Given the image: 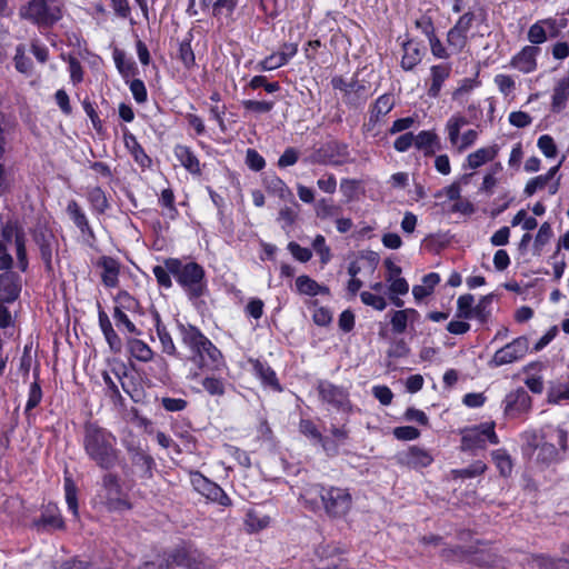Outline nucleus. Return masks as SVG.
I'll list each match as a JSON object with an SVG mask.
<instances>
[{
    "label": "nucleus",
    "mask_w": 569,
    "mask_h": 569,
    "mask_svg": "<svg viewBox=\"0 0 569 569\" xmlns=\"http://www.w3.org/2000/svg\"><path fill=\"white\" fill-rule=\"evenodd\" d=\"M491 302L490 296H485L480 299V301L472 308V317L479 319L480 321H486L489 316V311L487 310L489 303Z\"/></svg>",
    "instance_id": "nucleus-58"
},
{
    "label": "nucleus",
    "mask_w": 569,
    "mask_h": 569,
    "mask_svg": "<svg viewBox=\"0 0 569 569\" xmlns=\"http://www.w3.org/2000/svg\"><path fill=\"white\" fill-rule=\"evenodd\" d=\"M529 565L539 569H565L567 561L563 559H553L543 555H533L530 558Z\"/></svg>",
    "instance_id": "nucleus-28"
},
{
    "label": "nucleus",
    "mask_w": 569,
    "mask_h": 569,
    "mask_svg": "<svg viewBox=\"0 0 569 569\" xmlns=\"http://www.w3.org/2000/svg\"><path fill=\"white\" fill-rule=\"evenodd\" d=\"M487 440L492 445L499 443L493 422H486L477 427L465 429L461 438V450L485 449Z\"/></svg>",
    "instance_id": "nucleus-5"
},
{
    "label": "nucleus",
    "mask_w": 569,
    "mask_h": 569,
    "mask_svg": "<svg viewBox=\"0 0 569 569\" xmlns=\"http://www.w3.org/2000/svg\"><path fill=\"white\" fill-rule=\"evenodd\" d=\"M83 448L88 457L102 469H111L118 462L119 450L116 448V437L96 423L84 425Z\"/></svg>",
    "instance_id": "nucleus-2"
},
{
    "label": "nucleus",
    "mask_w": 569,
    "mask_h": 569,
    "mask_svg": "<svg viewBox=\"0 0 569 569\" xmlns=\"http://www.w3.org/2000/svg\"><path fill=\"white\" fill-rule=\"evenodd\" d=\"M538 458L546 462H551L558 459V450L552 443H543L538 453Z\"/></svg>",
    "instance_id": "nucleus-62"
},
{
    "label": "nucleus",
    "mask_w": 569,
    "mask_h": 569,
    "mask_svg": "<svg viewBox=\"0 0 569 569\" xmlns=\"http://www.w3.org/2000/svg\"><path fill=\"white\" fill-rule=\"evenodd\" d=\"M16 249L19 268L22 271H26L28 268V259L26 250V239L23 233L16 234Z\"/></svg>",
    "instance_id": "nucleus-44"
},
{
    "label": "nucleus",
    "mask_w": 569,
    "mask_h": 569,
    "mask_svg": "<svg viewBox=\"0 0 569 569\" xmlns=\"http://www.w3.org/2000/svg\"><path fill=\"white\" fill-rule=\"evenodd\" d=\"M312 247L320 254L322 263H327L330 260V249L326 246L323 236L318 234L312 242Z\"/></svg>",
    "instance_id": "nucleus-57"
},
{
    "label": "nucleus",
    "mask_w": 569,
    "mask_h": 569,
    "mask_svg": "<svg viewBox=\"0 0 569 569\" xmlns=\"http://www.w3.org/2000/svg\"><path fill=\"white\" fill-rule=\"evenodd\" d=\"M390 323L395 333H402L408 327V319L403 310L393 311Z\"/></svg>",
    "instance_id": "nucleus-49"
},
{
    "label": "nucleus",
    "mask_w": 569,
    "mask_h": 569,
    "mask_svg": "<svg viewBox=\"0 0 569 569\" xmlns=\"http://www.w3.org/2000/svg\"><path fill=\"white\" fill-rule=\"evenodd\" d=\"M66 501L74 517H78L77 487L71 478L64 479Z\"/></svg>",
    "instance_id": "nucleus-40"
},
{
    "label": "nucleus",
    "mask_w": 569,
    "mask_h": 569,
    "mask_svg": "<svg viewBox=\"0 0 569 569\" xmlns=\"http://www.w3.org/2000/svg\"><path fill=\"white\" fill-rule=\"evenodd\" d=\"M36 242L39 246L41 258L48 271L52 270V252H53V236L41 233L36 237Z\"/></svg>",
    "instance_id": "nucleus-21"
},
{
    "label": "nucleus",
    "mask_w": 569,
    "mask_h": 569,
    "mask_svg": "<svg viewBox=\"0 0 569 569\" xmlns=\"http://www.w3.org/2000/svg\"><path fill=\"white\" fill-rule=\"evenodd\" d=\"M130 90L137 102L142 103L147 100V89L140 79H134L131 82Z\"/></svg>",
    "instance_id": "nucleus-64"
},
{
    "label": "nucleus",
    "mask_w": 569,
    "mask_h": 569,
    "mask_svg": "<svg viewBox=\"0 0 569 569\" xmlns=\"http://www.w3.org/2000/svg\"><path fill=\"white\" fill-rule=\"evenodd\" d=\"M97 267H99L101 271V281L108 288H114L119 282V272L120 266L119 262L111 257H101Z\"/></svg>",
    "instance_id": "nucleus-14"
},
{
    "label": "nucleus",
    "mask_w": 569,
    "mask_h": 569,
    "mask_svg": "<svg viewBox=\"0 0 569 569\" xmlns=\"http://www.w3.org/2000/svg\"><path fill=\"white\" fill-rule=\"evenodd\" d=\"M161 405L167 411L176 412L182 411L187 407V401L181 398L164 397L161 399Z\"/></svg>",
    "instance_id": "nucleus-60"
},
{
    "label": "nucleus",
    "mask_w": 569,
    "mask_h": 569,
    "mask_svg": "<svg viewBox=\"0 0 569 569\" xmlns=\"http://www.w3.org/2000/svg\"><path fill=\"white\" fill-rule=\"evenodd\" d=\"M152 272L161 287L170 288L172 286L170 278L171 272L166 263L163 266H154Z\"/></svg>",
    "instance_id": "nucleus-52"
},
{
    "label": "nucleus",
    "mask_w": 569,
    "mask_h": 569,
    "mask_svg": "<svg viewBox=\"0 0 569 569\" xmlns=\"http://www.w3.org/2000/svg\"><path fill=\"white\" fill-rule=\"evenodd\" d=\"M395 106V99L392 94L386 93L379 97L370 111V121L377 122L380 117L389 113Z\"/></svg>",
    "instance_id": "nucleus-20"
},
{
    "label": "nucleus",
    "mask_w": 569,
    "mask_h": 569,
    "mask_svg": "<svg viewBox=\"0 0 569 569\" xmlns=\"http://www.w3.org/2000/svg\"><path fill=\"white\" fill-rule=\"evenodd\" d=\"M531 407V398L523 389H518L506 398L505 412L508 416H517L526 412Z\"/></svg>",
    "instance_id": "nucleus-13"
},
{
    "label": "nucleus",
    "mask_w": 569,
    "mask_h": 569,
    "mask_svg": "<svg viewBox=\"0 0 569 569\" xmlns=\"http://www.w3.org/2000/svg\"><path fill=\"white\" fill-rule=\"evenodd\" d=\"M492 459L499 469L501 476H509L512 471V462L510 456L502 449L492 451Z\"/></svg>",
    "instance_id": "nucleus-35"
},
{
    "label": "nucleus",
    "mask_w": 569,
    "mask_h": 569,
    "mask_svg": "<svg viewBox=\"0 0 569 569\" xmlns=\"http://www.w3.org/2000/svg\"><path fill=\"white\" fill-rule=\"evenodd\" d=\"M166 264L189 298H199L204 293L207 288L206 273L200 264L196 262L182 263L174 258L167 259Z\"/></svg>",
    "instance_id": "nucleus-3"
},
{
    "label": "nucleus",
    "mask_w": 569,
    "mask_h": 569,
    "mask_svg": "<svg viewBox=\"0 0 569 569\" xmlns=\"http://www.w3.org/2000/svg\"><path fill=\"white\" fill-rule=\"evenodd\" d=\"M37 527L63 528V520L56 506H48L39 520L34 521Z\"/></svg>",
    "instance_id": "nucleus-24"
},
{
    "label": "nucleus",
    "mask_w": 569,
    "mask_h": 569,
    "mask_svg": "<svg viewBox=\"0 0 569 569\" xmlns=\"http://www.w3.org/2000/svg\"><path fill=\"white\" fill-rule=\"evenodd\" d=\"M296 287L300 293L311 297L329 293L328 287L320 286L317 281L308 276H299L296 279Z\"/></svg>",
    "instance_id": "nucleus-18"
},
{
    "label": "nucleus",
    "mask_w": 569,
    "mask_h": 569,
    "mask_svg": "<svg viewBox=\"0 0 569 569\" xmlns=\"http://www.w3.org/2000/svg\"><path fill=\"white\" fill-rule=\"evenodd\" d=\"M528 348V339L526 337H518L497 350L490 363L496 367L512 363L521 359L527 353Z\"/></svg>",
    "instance_id": "nucleus-7"
},
{
    "label": "nucleus",
    "mask_w": 569,
    "mask_h": 569,
    "mask_svg": "<svg viewBox=\"0 0 569 569\" xmlns=\"http://www.w3.org/2000/svg\"><path fill=\"white\" fill-rule=\"evenodd\" d=\"M127 347L130 355L141 362H149L153 358V351L151 348L140 339L128 338Z\"/></svg>",
    "instance_id": "nucleus-17"
},
{
    "label": "nucleus",
    "mask_w": 569,
    "mask_h": 569,
    "mask_svg": "<svg viewBox=\"0 0 569 569\" xmlns=\"http://www.w3.org/2000/svg\"><path fill=\"white\" fill-rule=\"evenodd\" d=\"M157 335L162 345L163 352L168 355L176 353V346L170 333L167 331L166 327L161 323L159 316L157 315V323H156Z\"/></svg>",
    "instance_id": "nucleus-34"
},
{
    "label": "nucleus",
    "mask_w": 569,
    "mask_h": 569,
    "mask_svg": "<svg viewBox=\"0 0 569 569\" xmlns=\"http://www.w3.org/2000/svg\"><path fill=\"white\" fill-rule=\"evenodd\" d=\"M67 212L72 219L73 223L81 230L82 233H91V229L89 227L87 217L74 200L69 201L67 206Z\"/></svg>",
    "instance_id": "nucleus-26"
},
{
    "label": "nucleus",
    "mask_w": 569,
    "mask_h": 569,
    "mask_svg": "<svg viewBox=\"0 0 569 569\" xmlns=\"http://www.w3.org/2000/svg\"><path fill=\"white\" fill-rule=\"evenodd\" d=\"M486 470H487L486 463H483L482 461L478 460V461H475L473 463H471L469 467H467L465 469L452 470V476H453L455 479H458V478H462V479H465V478H473V477L482 475Z\"/></svg>",
    "instance_id": "nucleus-37"
},
{
    "label": "nucleus",
    "mask_w": 569,
    "mask_h": 569,
    "mask_svg": "<svg viewBox=\"0 0 569 569\" xmlns=\"http://www.w3.org/2000/svg\"><path fill=\"white\" fill-rule=\"evenodd\" d=\"M430 453L416 446L410 447L401 455V461L410 467L419 468L427 467L432 462Z\"/></svg>",
    "instance_id": "nucleus-15"
},
{
    "label": "nucleus",
    "mask_w": 569,
    "mask_h": 569,
    "mask_svg": "<svg viewBox=\"0 0 569 569\" xmlns=\"http://www.w3.org/2000/svg\"><path fill=\"white\" fill-rule=\"evenodd\" d=\"M113 318L116 320L117 327H120L122 325L124 326L128 332L134 333L137 336L141 335V332L137 329L134 323L128 318V316L122 311L120 307L114 308Z\"/></svg>",
    "instance_id": "nucleus-45"
},
{
    "label": "nucleus",
    "mask_w": 569,
    "mask_h": 569,
    "mask_svg": "<svg viewBox=\"0 0 569 569\" xmlns=\"http://www.w3.org/2000/svg\"><path fill=\"white\" fill-rule=\"evenodd\" d=\"M192 483L196 490L203 495L207 499L218 502L224 507L231 505V499L226 495V492L217 483L204 478L202 475H193Z\"/></svg>",
    "instance_id": "nucleus-8"
},
{
    "label": "nucleus",
    "mask_w": 569,
    "mask_h": 569,
    "mask_svg": "<svg viewBox=\"0 0 569 569\" xmlns=\"http://www.w3.org/2000/svg\"><path fill=\"white\" fill-rule=\"evenodd\" d=\"M242 107L246 111L252 112L256 114L268 113L273 109V101H257V100H243L241 102Z\"/></svg>",
    "instance_id": "nucleus-39"
},
{
    "label": "nucleus",
    "mask_w": 569,
    "mask_h": 569,
    "mask_svg": "<svg viewBox=\"0 0 569 569\" xmlns=\"http://www.w3.org/2000/svg\"><path fill=\"white\" fill-rule=\"evenodd\" d=\"M473 302H475V298L472 295L467 293V295L460 296L457 300V309H458L457 316L460 318H466V319L472 318Z\"/></svg>",
    "instance_id": "nucleus-42"
},
{
    "label": "nucleus",
    "mask_w": 569,
    "mask_h": 569,
    "mask_svg": "<svg viewBox=\"0 0 569 569\" xmlns=\"http://www.w3.org/2000/svg\"><path fill=\"white\" fill-rule=\"evenodd\" d=\"M88 199L92 207L100 213L104 212L108 208L107 197L99 187H94L89 191Z\"/></svg>",
    "instance_id": "nucleus-41"
},
{
    "label": "nucleus",
    "mask_w": 569,
    "mask_h": 569,
    "mask_svg": "<svg viewBox=\"0 0 569 569\" xmlns=\"http://www.w3.org/2000/svg\"><path fill=\"white\" fill-rule=\"evenodd\" d=\"M319 495L325 512L329 518L342 519L352 509V496L347 488L320 487Z\"/></svg>",
    "instance_id": "nucleus-4"
},
{
    "label": "nucleus",
    "mask_w": 569,
    "mask_h": 569,
    "mask_svg": "<svg viewBox=\"0 0 569 569\" xmlns=\"http://www.w3.org/2000/svg\"><path fill=\"white\" fill-rule=\"evenodd\" d=\"M540 49L535 46H526L511 60V66L523 73H530L537 68V56Z\"/></svg>",
    "instance_id": "nucleus-12"
},
{
    "label": "nucleus",
    "mask_w": 569,
    "mask_h": 569,
    "mask_svg": "<svg viewBox=\"0 0 569 569\" xmlns=\"http://www.w3.org/2000/svg\"><path fill=\"white\" fill-rule=\"evenodd\" d=\"M299 159V153L295 148H287L278 160V166L286 168L293 166Z\"/></svg>",
    "instance_id": "nucleus-63"
},
{
    "label": "nucleus",
    "mask_w": 569,
    "mask_h": 569,
    "mask_svg": "<svg viewBox=\"0 0 569 569\" xmlns=\"http://www.w3.org/2000/svg\"><path fill=\"white\" fill-rule=\"evenodd\" d=\"M538 148L547 158H555L557 156V146L552 137L543 134L538 139Z\"/></svg>",
    "instance_id": "nucleus-47"
},
{
    "label": "nucleus",
    "mask_w": 569,
    "mask_h": 569,
    "mask_svg": "<svg viewBox=\"0 0 569 569\" xmlns=\"http://www.w3.org/2000/svg\"><path fill=\"white\" fill-rule=\"evenodd\" d=\"M19 289L8 276H0V300L12 302L18 298Z\"/></svg>",
    "instance_id": "nucleus-29"
},
{
    "label": "nucleus",
    "mask_w": 569,
    "mask_h": 569,
    "mask_svg": "<svg viewBox=\"0 0 569 569\" xmlns=\"http://www.w3.org/2000/svg\"><path fill=\"white\" fill-rule=\"evenodd\" d=\"M437 143V136L431 131H421L415 136V146L427 154L433 153V144Z\"/></svg>",
    "instance_id": "nucleus-33"
},
{
    "label": "nucleus",
    "mask_w": 569,
    "mask_h": 569,
    "mask_svg": "<svg viewBox=\"0 0 569 569\" xmlns=\"http://www.w3.org/2000/svg\"><path fill=\"white\" fill-rule=\"evenodd\" d=\"M468 123V120L462 116H453L447 122V130L450 142L456 146L459 141L460 129Z\"/></svg>",
    "instance_id": "nucleus-36"
},
{
    "label": "nucleus",
    "mask_w": 569,
    "mask_h": 569,
    "mask_svg": "<svg viewBox=\"0 0 569 569\" xmlns=\"http://www.w3.org/2000/svg\"><path fill=\"white\" fill-rule=\"evenodd\" d=\"M286 58L280 52L272 53L260 62L262 70H274L286 64Z\"/></svg>",
    "instance_id": "nucleus-51"
},
{
    "label": "nucleus",
    "mask_w": 569,
    "mask_h": 569,
    "mask_svg": "<svg viewBox=\"0 0 569 569\" xmlns=\"http://www.w3.org/2000/svg\"><path fill=\"white\" fill-rule=\"evenodd\" d=\"M253 370L259 379L267 386L272 387L276 390H280V385L276 377V372L267 365L259 360L253 362Z\"/></svg>",
    "instance_id": "nucleus-23"
},
{
    "label": "nucleus",
    "mask_w": 569,
    "mask_h": 569,
    "mask_svg": "<svg viewBox=\"0 0 569 569\" xmlns=\"http://www.w3.org/2000/svg\"><path fill=\"white\" fill-rule=\"evenodd\" d=\"M360 298H361V301L366 306H370L376 310L381 311V310L386 309V307H387V302H386L385 298L381 296H377L371 292L363 291V292H361Z\"/></svg>",
    "instance_id": "nucleus-50"
},
{
    "label": "nucleus",
    "mask_w": 569,
    "mask_h": 569,
    "mask_svg": "<svg viewBox=\"0 0 569 569\" xmlns=\"http://www.w3.org/2000/svg\"><path fill=\"white\" fill-rule=\"evenodd\" d=\"M126 146L131 150V153H132L134 160L141 167L150 166L151 159L146 154L144 150L138 143L137 139L132 134L126 137Z\"/></svg>",
    "instance_id": "nucleus-31"
},
{
    "label": "nucleus",
    "mask_w": 569,
    "mask_h": 569,
    "mask_svg": "<svg viewBox=\"0 0 569 569\" xmlns=\"http://www.w3.org/2000/svg\"><path fill=\"white\" fill-rule=\"evenodd\" d=\"M319 393L323 401L332 405L338 409L348 410L350 408L348 393L340 387L329 382H321L319 385Z\"/></svg>",
    "instance_id": "nucleus-9"
},
{
    "label": "nucleus",
    "mask_w": 569,
    "mask_h": 569,
    "mask_svg": "<svg viewBox=\"0 0 569 569\" xmlns=\"http://www.w3.org/2000/svg\"><path fill=\"white\" fill-rule=\"evenodd\" d=\"M569 92V77L558 82L553 89L552 96V109L553 111H560L565 107L567 96Z\"/></svg>",
    "instance_id": "nucleus-30"
},
{
    "label": "nucleus",
    "mask_w": 569,
    "mask_h": 569,
    "mask_svg": "<svg viewBox=\"0 0 569 569\" xmlns=\"http://www.w3.org/2000/svg\"><path fill=\"white\" fill-rule=\"evenodd\" d=\"M393 435L397 439H400V440H413L420 436V432L415 427L403 426V427L395 428Z\"/></svg>",
    "instance_id": "nucleus-59"
},
{
    "label": "nucleus",
    "mask_w": 569,
    "mask_h": 569,
    "mask_svg": "<svg viewBox=\"0 0 569 569\" xmlns=\"http://www.w3.org/2000/svg\"><path fill=\"white\" fill-rule=\"evenodd\" d=\"M549 24L550 27L555 26V21L552 19H546L533 23L528 31V40L533 44L543 43L547 40L546 31L542 24Z\"/></svg>",
    "instance_id": "nucleus-32"
},
{
    "label": "nucleus",
    "mask_w": 569,
    "mask_h": 569,
    "mask_svg": "<svg viewBox=\"0 0 569 569\" xmlns=\"http://www.w3.org/2000/svg\"><path fill=\"white\" fill-rule=\"evenodd\" d=\"M24 17L41 26H52L61 19V9L53 2L31 0L24 11Z\"/></svg>",
    "instance_id": "nucleus-6"
},
{
    "label": "nucleus",
    "mask_w": 569,
    "mask_h": 569,
    "mask_svg": "<svg viewBox=\"0 0 569 569\" xmlns=\"http://www.w3.org/2000/svg\"><path fill=\"white\" fill-rule=\"evenodd\" d=\"M341 550L332 545L323 543L316 549L315 566L317 569H336L340 562Z\"/></svg>",
    "instance_id": "nucleus-10"
},
{
    "label": "nucleus",
    "mask_w": 569,
    "mask_h": 569,
    "mask_svg": "<svg viewBox=\"0 0 569 569\" xmlns=\"http://www.w3.org/2000/svg\"><path fill=\"white\" fill-rule=\"evenodd\" d=\"M451 72L450 64H438L431 67V86L428 90L430 97H438L441 90L442 83L449 78Z\"/></svg>",
    "instance_id": "nucleus-16"
},
{
    "label": "nucleus",
    "mask_w": 569,
    "mask_h": 569,
    "mask_svg": "<svg viewBox=\"0 0 569 569\" xmlns=\"http://www.w3.org/2000/svg\"><path fill=\"white\" fill-rule=\"evenodd\" d=\"M173 563L189 569H204V558L197 550L188 548L176 549L171 556Z\"/></svg>",
    "instance_id": "nucleus-11"
},
{
    "label": "nucleus",
    "mask_w": 569,
    "mask_h": 569,
    "mask_svg": "<svg viewBox=\"0 0 569 569\" xmlns=\"http://www.w3.org/2000/svg\"><path fill=\"white\" fill-rule=\"evenodd\" d=\"M405 54L401 59V67L405 70H411L420 61V52L413 48L410 42L403 44Z\"/></svg>",
    "instance_id": "nucleus-38"
},
{
    "label": "nucleus",
    "mask_w": 569,
    "mask_h": 569,
    "mask_svg": "<svg viewBox=\"0 0 569 569\" xmlns=\"http://www.w3.org/2000/svg\"><path fill=\"white\" fill-rule=\"evenodd\" d=\"M136 465L141 467L142 471H143V476L146 478L152 477V468L154 466V460L151 456H149L144 452L138 453L136 457Z\"/></svg>",
    "instance_id": "nucleus-54"
},
{
    "label": "nucleus",
    "mask_w": 569,
    "mask_h": 569,
    "mask_svg": "<svg viewBox=\"0 0 569 569\" xmlns=\"http://www.w3.org/2000/svg\"><path fill=\"white\" fill-rule=\"evenodd\" d=\"M182 342L189 347V361L197 370H189L188 379H197L200 371H217L223 367L220 350L201 331L191 325H179Z\"/></svg>",
    "instance_id": "nucleus-1"
},
{
    "label": "nucleus",
    "mask_w": 569,
    "mask_h": 569,
    "mask_svg": "<svg viewBox=\"0 0 569 569\" xmlns=\"http://www.w3.org/2000/svg\"><path fill=\"white\" fill-rule=\"evenodd\" d=\"M270 518L266 515H260L254 510H249L246 515V528L250 533L258 532L268 527Z\"/></svg>",
    "instance_id": "nucleus-27"
},
{
    "label": "nucleus",
    "mask_w": 569,
    "mask_h": 569,
    "mask_svg": "<svg viewBox=\"0 0 569 569\" xmlns=\"http://www.w3.org/2000/svg\"><path fill=\"white\" fill-rule=\"evenodd\" d=\"M202 387L211 396H222L224 393V383L221 379L214 377H206L202 380Z\"/></svg>",
    "instance_id": "nucleus-46"
},
{
    "label": "nucleus",
    "mask_w": 569,
    "mask_h": 569,
    "mask_svg": "<svg viewBox=\"0 0 569 569\" xmlns=\"http://www.w3.org/2000/svg\"><path fill=\"white\" fill-rule=\"evenodd\" d=\"M113 59L120 73L128 76L132 71L133 63L126 60V54L123 51L118 49L114 50Z\"/></svg>",
    "instance_id": "nucleus-55"
},
{
    "label": "nucleus",
    "mask_w": 569,
    "mask_h": 569,
    "mask_svg": "<svg viewBox=\"0 0 569 569\" xmlns=\"http://www.w3.org/2000/svg\"><path fill=\"white\" fill-rule=\"evenodd\" d=\"M497 147L480 148L468 156V166L471 169H477L483 163L492 160L497 156Z\"/></svg>",
    "instance_id": "nucleus-22"
},
{
    "label": "nucleus",
    "mask_w": 569,
    "mask_h": 569,
    "mask_svg": "<svg viewBox=\"0 0 569 569\" xmlns=\"http://www.w3.org/2000/svg\"><path fill=\"white\" fill-rule=\"evenodd\" d=\"M246 163L254 171H260L264 166L266 161L262 156L254 149H248L246 153Z\"/></svg>",
    "instance_id": "nucleus-53"
},
{
    "label": "nucleus",
    "mask_w": 569,
    "mask_h": 569,
    "mask_svg": "<svg viewBox=\"0 0 569 569\" xmlns=\"http://www.w3.org/2000/svg\"><path fill=\"white\" fill-rule=\"evenodd\" d=\"M335 87L336 88H340L341 90L345 91V99H346L347 103L357 106V104H360L362 101H365L367 99L366 96H360V93L366 91L365 86L360 84L357 81H352L350 83H347V84H345L343 88L342 87H338L337 84Z\"/></svg>",
    "instance_id": "nucleus-25"
},
{
    "label": "nucleus",
    "mask_w": 569,
    "mask_h": 569,
    "mask_svg": "<svg viewBox=\"0 0 569 569\" xmlns=\"http://www.w3.org/2000/svg\"><path fill=\"white\" fill-rule=\"evenodd\" d=\"M288 250L291 254L301 262H307L311 259L312 253L308 248H303L297 242H289Z\"/></svg>",
    "instance_id": "nucleus-56"
},
{
    "label": "nucleus",
    "mask_w": 569,
    "mask_h": 569,
    "mask_svg": "<svg viewBox=\"0 0 569 569\" xmlns=\"http://www.w3.org/2000/svg\"><path fill=\"white\" fill-rule=\"evenodd\" d=\"M448 44L456 50V52H460L467 46V34L462 31L457 30L456 28H451L447 36Z\"/></svg>",
    "instance_id": "nucleus-43"
},
{
    "label": "nucleus",
    "mask_w": 569,
    "mask_h": 569,
    "mask_svg": "<svg viewBox=\"0 0 569 569\" xmlns=\"http://www.w3.org/2000/svg\"><path fill=\"white\" fill-rule=\"evenodd\" d=\"M548 400L552 403H559L562 400H569V388L566 386H558L550 389Z\"/></svg>",
    "instance_id": "nucleus-61"
},
{
    "label": "nucleus",
    "mask_w": 569,
    "mask_h": 569,
    "mask_svg": "<svg viewBox=\"0 0 569 569\" xmlns=\"http://www.w3.org/2000/svg\"><path fill=\"white\" fill-rule=\"evenodd\" d=\"M267 188L271 192L277 193L282 199L292 196L287 184L278 177H273L268 180Z\"/></svg>",
    "instance_id": "nucleus-48"
},
{
    "label": "nucleus",
    "mask_w": 569,
    "mask_h": 569,
    "mask_svg": "<svg viewBox=\"0 0 569 569\" xmlns=\"http://www.w3.org/2000/svg\"><path fill=\"white\" fill-rule=\"evenodd\" d=\"M174 154L179 159L180 163L193 174L200 173V164L197 157L186 146H177L174 148Z\"/></svg>",
    "instance_id": "nucleus-19"
}]
</instances>
